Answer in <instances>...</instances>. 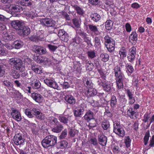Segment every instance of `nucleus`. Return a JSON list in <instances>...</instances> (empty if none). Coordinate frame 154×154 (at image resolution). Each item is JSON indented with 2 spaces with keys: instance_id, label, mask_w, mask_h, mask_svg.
I'll return each mask as SVG.
<instances>
[{
  "instance_id": "f257e3e1",
  "label": "nucleus",
  "mask_w": 154,
  "mask_h": 154,
  "mask_svg": "<svg viewBox=\"0 0 154 154\" xmlns=\"http://www.w3.org/2000/svg\"><path fill=\"white\" fill-rule=\"evenodd\" d=\"M115 76L117 85L119 88H121L123 85V82L125 76L121 71L120 67L116 66L114 69Z\"/></svg>"
},
{
  "instance_id": "f03ea898",
  "label": "nucleus",
  "mask_w": 154,
  "mask_h": 154,
  "mask_svg": "<svg viewBox=\"0 0 154 154\" xmlns=\"http://www.w3.org/2000/svg\"><path fill=\"white\" fill-rule=\"evenodd\" d=\"M57 137L54 136L50 135L46 137L42 142V146L45 148L53 146L56 144Z\"/></svg>"
},
{
  "instance_id": "7ed1b4c3",
  "label": "nucleus",
  "mask_w": 154,
  "mask_h": 154,
  "mask_svg": "<svg viewBox=\"0 0 154 154\" xmlns=\"http://www.w3.org/2000/svg\"><path fill=\"white\" fill-rule=\"evenodd\" d=\"M8 63L11 66H13V69L20 72L23 71V66L22 61L18 58H12L8 61Z\"/></svg>"
},
{
  "instance_id": "20e7f679",
  "label": "nucleus",
  "mask_w": 154,
  "mask_h": 154,
  "mask_svg": "<svg viewBox=\"0 0 154 154\" xmlns=\"http://www.w3.org/2000/svg\"><path fill=\"white\" fill-rule=\"evenodd\" d=\"M113 132L120 137H123L125 135V131L123 128L118 121L114 122Z\"/></svg>"
},
{
  "instance_id": "39448f33",
  "label": "nucleus",
  "mask_w": 154,
  "mask_h": 154,
  "mask_svg": "<svg viewBox=\"0 0 154 154\" xmlns=\"http://www.w3.org/2000/svg\"><path fill=\"white\" fill-rule=\"evenodd\" d=\"M32 50L36 54L40 55L45 54L47 52L45 48L41 46L36 45H35L32 47Z\"/></svg>"
},
{
  "instance_id": "423d86ee",
  "label": "nucleus",
  "mask_w": 154,
  "mask_h": 154,
  "mask_svg": "<svg viewBox=\"0 0 154 154\" xmlns=\"http://www.w3.org/2000/svg\"><path fill=\"white\" fill-rule=\"evenodd\" d=\"M23 136L20 133L16 134L13 139L14 143L17 145L23 144L25 142V139L23 137Z\"/></svg>"
},
{
  "instance_id": "0eeeda50",
  "label": "nucleus",
  "mask_w": 154,
  "mask_h": 154,
  "mask_svg": "<svg viewBox=\"0 0 154 154\" xmlns=\"http://www.w3.org/2000/svg\"><path fill=\"white\" fill-rule=\"evenodd\" d=\"M85 111V106L81 104L80 106L76 108L74 110V116L77 117H81Z\"/></svg>"
},
{
  "instance_id": "6e6552de",
  "label": "nucleus",
  "mask_w": 154,
  "mask_h": 154,
  "mask_svg": "<svg viewBox=\"0 0 154 154\" xmlns=\"http://www.w3.org/2000/svg\"><path fill=\"white\" fill-rule=\"evenodd\" d=\"M41 23L47 27H55V22L53 20L48 18H43L40 20Z\"/></svg>"
},
{
  "instance_id": "1a4fd4ad",
  "label": "nucleus",
  "mask_w": 154,
  "mask_h": 154,
  "mask_svg": "<svg viewBox=\"0 0 154 154\" xmlns=\"http://www.w3.org/2000/svg\"><path fill=\"white\" fill-rule=\"evenodd\" d=\"M29 40L35 43L39 42V41H44L45 40V38L43 35L41 34L39 35H33L29 38Z\"/></svg>"
},
{
  "instance_id": "9d476101",
  "label": "nucleus",
  "mask_w": 154,
  "mask_h": 154,
  "mask_svg": "<svg viewBox=\"0 0 154 154\" xmlns=\"http://www.w3.org/2000/svg\"><path fill=\"white\" fill-rule=\"evenodd\" d=\"M30 29L27 26H23L18 31L19 35L21 36H27L30 33Z\"/></svg>"
},
{
  "instance_id": "9b49d317",
  "label": "nucleus",
  "mask_w": 154,
  "mask_h": 154,
  "mask_svg": "<svg viewBox=\"0 0 154 154\" xmlns=\"http://www.w3.org/2000/svg\"><path fill=\"white\" fill-rule=\"evenodd\" d=\"M12 117L17 122L21 121L22 118L20 112L17 109H12L11 113Z\"/></svg>"
},
{
  "instance_id": "f8f14e48",
  "label": "nucleus",
  "mask_w": 154,
  "mask_h": 154,
  "mask_svg": "<svg viewBox=\"0 0 154 154\" xmlns=\"http://www.w3.org/2000/svg\"><path fill=\"white\" fill-rule=\"evenodd\" d=\"M44 82L47 85L54 89H58L59 88L57 83L52 80L46 79Z\"/></svg>"
},
{
  "instance_id": "ddd939ff",
  "label": "nucleus",
  "mask_w": 154,
  "mask_h": 154,
  "mask_svg": "<svg viewBox=\"0 0 154 154\" xmlns=\"http://www.w3.org/2000/svg\"><path fill=\"white\" fill-rule=\"evenodd\" d=\"M98 142L102 146H105L107 143V137L103 134L98 135Z\"/></svg>"
},
{
  "instance_id": "4468645a",
  "label": "nucleus",
  "mask_w": 154,
  "mask_h": 154,
  "mask_svg": "<svg viewBox=\"0 0 154 154\" xmlns=\"http://www.w3.org/2000/svg\"><path fill=\"white\" fill-rule=\"evenodd\" d=\"M32 114L35 116L36 117L39 119L43 120L45 119V116L40 111L35 108H33L32 110Z\"/></svg>"
},
{
  "instance_id": "2eb2a0df",
  "label": "nucleus",
  "mask_w": 154,
  "mask_h": 154,
  "mask_svg": "<svg viewBox=\"0 0 154 154\" xmlns=\"http://www.w3.org/2000/svg\"><path fill=\"white\" fill-rule=\"evenodd\" d=\"M31 69L36 73L40 74L43 72L41 66L36 65L35 63L31 66Z\"/></svg>"
},
{
  "instance_id": "dca6fc26",
  "label": "nucleus",
  "mask_w": 154,
  "mask_h": 154,
  "mask_svg": "<svg viewBox=\"0 0 154 154\" xmlns=\"http://www.w3.org/2000/svg\"><path fill=\"white\" fill-rule=\"evenodd\" d=\"M11 24L13 28L18 31L23 26L21 22L18 20L12 21Z\"/></svg>"
},
{
  "instance_id": "f3484780",
  "label": "nucleus",
  "mask_w": 154,
  "mask_h": 154,
  "mask_svg": "<svg viewBox=\"0 0 154 154\" xmlns=\"http://www.w3.org/2000/svg\"><path fill=\"white\" fill-rule=\"evenodd\" d=\"M32 98L36 102L40 103L42 102V96L40 94L35 93H33L31 94Z\"/></svg>"
},
{
  "instance_id": "a211bd4d",
  "label": "nucleus",
  "mask_w": 154,
  "mask_h": 154,
  "mask_svg": "<svg viewBox=\"0 0 154 154\" xmlns=\"http://www.w3.org/2000/svg\"><path fill=\"white\" fill-rule=\"evenodd\" d=\"M63 128V126L61 124H55L52 128V131L54 132L59 133L60 132Z\"/></svg>"
},
{
  "instance_id": "6ab92c4d",
  "label": "nucleus",
  "mask_w": 154,
  "mask_h": 154,
  "mask_svg": "<svg viewBox=\"0 0 154 154\" xmlns=\"http://www.w3.org/2000/svg\"><path fill=\"white\" fill-rule=\"evenodd\" d=\"M94 115L93 112L91 110H89L86 113L84 118L86 121L88 122L91 120L93 119Z\"/></svg>"
},
{
  "instance_id": "aec40b11",
  "label": "nucleus",
  "mask_w": 154,
  "mask_h": 154,
  "mask_svg": "<svg viewBox=\"0 0 154 154\" xmlns=\"http://www.w3.org/2000/svg\"><path fill=\"white\" fill-rule=\"evenodd\" d=\"M8 8L10 10H11L13 12H19L21 11L22 7L17 5H10Z\"/></svg>"
},
{
  "instance_id": "412c9836",
  "label": "nucleus",
  "mask_w": 154,
  "mask_h": 154,
  "mask_svg": "<svg viewBox=\"0 0 154 154\" xmlns=\"http://www.w3.org/2000/svg\"><path fill=\"white\" fill-rule=\"evenodd\" d=\"M64 98L65 100L70 104H74L75 103V98L72 95H66Z\"/></svg>"
},
{
  "instance_id": "4be33fe9",
  "label": "nucleus",
  "mask_w": 154,
  "mask_h": 154,
  "mask_svg": "<svg viewBox=\"0 0 154 154\" xmlns=\"http://www.w3.org/2000/svg\"><path fill=\"white\" fill-rule=\"evenodd\" d=\"M71 6L76 10V13L79 15H82L84 14L83 9L77 5H71Z\"/></svg>"
},
{
  "instance_id": "5701e85b",
  "label": "nucleus",
  "mask_w": 154,
  "mask_h": 154,
  "mask_svg": "<svg viewBox=\"0 0 154 154\" xmlns=\"http://www.w3.org/2000/svg\"><path fill=\"white\" fill-rule=\"evenodd\" d=\"M31 85L34 88L38 89L41 85L40 81L36 79H34L32 81Z\"/></svg>"
},
{
  "instance_id": "b1692460",
  "label": "nucleus",
  "mask_w": 154,
  "mask_h": 154,
  "mask_svg": "<svg viewBox=\"0 0 154 154\" xmlns=\"http://www.w3.org/2000/svg\"><path fill=\"white\" fill-rule=\"evenodd\" d=\"M105 40V45L106 46H107L109 44H113L115 43V41L111 37L108 35H106L104 37Z\"/></svg>"
},
{
  "instance_id": "393cba45",
  "label": "nucleus",
  "mask_w": 154,
  "mask_h": 154,
  "mask_svg": "<svg viewBox=\"0 0 154 154\" xmlns=\"http://www.w3.org/2000/svg\"><path fill=\"white\" fill-rule=\"evenodd\" d=\"M13 44L14 45V48L16 49H19L23 45V42L20 40H17L15 41Z\"/></svg>"
},
{
  "instance_id": "a878e982",
  "label": "nucleus",
  "mask_w": 154,
  "mask_h": 154,
  "mask_svg": "<svg viewBox=\"0 0 154 154\" xmlns=\"http://www.w3.org/2000/svg\"><path fill=\"white\" fill-rule=\"evenodd\" d=\"M104 82V81L101 82L100 83V85L102 86L104 90L107 92L109 91L111 89L110 85Z\"/></svg>"
},
{
  "instance_id": "bb28decb",
  "label": "nucleus",
  "mask_w": 154,
  "mask_h": 154,
  "mask_svg": "<svg viewBox=\"0 0 154 154\" xmlns=\"http://www.w3.org/2000/svg\"><path fill=\"white\" fill-rule=\"evenodd\" d=\"M86 93L88 96L91 97L96 94L97 91L95 89L90 88L87 91Z\"/></svg>"
},
{
  "instance_id": "cd10ccee",
  "label": "nucleus",
  "mask_w": 154,
  "mask_h": 154,
  "mask_svg": "<svg viewBox=\"0 0 154 154\" xmlns=\"http://www.w3.org/2000/svg\"><path fill=\"white\" fill-rule=\"evenodd\" d=\"M87 26L88 27L90 31L94 33L96 35H98V34L96 32L98 31V29L96 26L93 24H88Z\"/></svg>"
},
{
  "instance_id": "c85d7f7f",
  "label": "nucleus",
  "mask_w": 154,
  "mask_h": 154,
  "mask_svg": "<svg viewBox=\"0 0 154 154\" xmlns=\"http://www.w3.org/2000/svg\"><path fill=\"white\" fill-rule=\"evenodd\" d=\"M90 17L92 20L95 22L99 21L101 18L100 15L97 13L91 14L90 15Z\"/></svg>"
},
{
  "instance_id": "c756f323",
  "label": "nucleus",
  "mask_w": 154,
  "mask_h": 154,
  "mask_svg": "<svg viewBox=\"0 0 154 154\" xmlns=\"http://www.w3.org/2000/svg\"><path fill=\"white\" fill-rule=\"evenodd\" d=\"M20 3L21 5L25 6H30L32 4L31 0H21Z\"/></svg>"
},
{
  "instance_id": "7c9ffc66",
  "label": "nucleus",
  "mask_w": 154,
  "mask_h": 154,
  "mask_svg": "<svg viewBox=\"0 0 154 154\" xmlns=\"http://www.w3.org/2000/svg\"><path fill=\"white\" fill-rule=\"evenodd\" d=\"M15 69H12L11 72V75L13 78L15 79L19 78L20 76V74L17 72Z\"/></svg>"
},
{
  "instance_id": "2f4dec72",
  "label": "nucleus",
  "mask_w": 154,
  "mask_h": 154,
  "mask_svg": "<svg viewBox=\"0 0 154 154\" xmlns=\"http://www.w3.org/2000/svg\"><path fill=\"white\" fill-rule=\"evenodd\" d=\"M2 36L3 38L5 40H12L13 38L11 34H9L6 32L3 33Z\"/></svg>"
},
{
  "instance_id": "473e14b6",
  "label": "nucleus",
  "mask_w": 154,
  "mask_h": 154,
  "mask_svg": "<svg viewBox=\"0 0 154 154\" xmlns=\"http://www.w3.org/2000/svg\"><path fill=\"white\" fill-rule=\"evenodd\" d=\"M119 54L121 58L122 59H123L124 57H126L127 56V51L125 49L124 47L122 48L119 51Z\"/></svg>"
},
{
  "instance_id": "72a5a7b5",
  "label": "nucleus",
  "mask_w": 154,
  "mask_h": 154,
  "mask_svg": "<svg viewBox=\"0 0 154 154\" xmlns=\"http://www.w3.org/2000/svg\"><path fill=\"white\" fill-rule=\"evenodd\" d=\"M97 120L93 118L89 123L88 126L89 129H91L97 126Z\"/></svg>"
},
{
  "instance_id": "f704fd0d",
  "label": "nucleus",
  "mask_w": 154,
  "mask_h": 154,
  "mask_svg": "<svg viewBox=\"0 0 154 154\" xmlns=\"http://www.w3.org/2000/svg\"><path fill=\"white\" fill-rule=\"evenodd\" d=\"M41 58L40 63H44L45 64H49L51 63V61L45 56H41Z\"/></svg>"
},
{
  "instance_id": "c9c22d12",
  "label": "nucleus",
  "mask_w": 154,
  "mask_h": 154,
  "mask_svg": "<svg viewBox=\"0 0 154 154\" xmlns=\"http://www.w3.org/2000/svg\"><path fill=\"white\" fill-rule=\"evenodd\" d=\"M101 60L104 62H106L109 60V55L108 54L106 53L101 54L100 56Z\"/></svg>"
},
{
  "instance_id": "e433bc0d",
  "label": "nucleus",
  "mask_w": 154,
  "mask_h": 154,
  "mask_svg": "<svg viewBox=\"0 0 154 154\" xmlns=\"http://www.w3.org/2000/svg\"><path fill=\"white\" fill-rule=\"evenodd\" d=\"M136 112L132 107H130L127 111L128 116L131 118H133L134 115L136 113Z\"/></svg>"
},
{
  "instance_id": "4c0bfd02",
  "label": "nucleus",
  "mask_w": 154,
  "mask_h": 154,
  "mask_svg": "<svg viewBox=\"0 0 154 154\" xmlns=\"http://www.w3.org/2000/svg\"><path fill=\"white\" fill-rule=\"evenodd\" d=\"M88 57L91 59H93L96 57V53L94 50H91L87 52Z\"/></svg>"
},
{
  "instance_id": "58836bf2",
  "label": "nucleus",
  "mask_w": 154,
  "mask_h": 154,
  "mask_svg": "<svg viewBox=\"0 0 154 154\" xmlns=\"http://www.w3.org/2000/svg\"><path fill=\"white\" fill-rule=\"evenodd\" d=\"M112 21L109 20H107L105 23V28L107 30H110L112 28Z\"/></svg>"
},
{
  "instance_id": "ea45409f",
  "label": "nucleus",
  "mask_w": 154,
  "mask_h": 154,
  "mask_svg": "<svg viewBox=\"0 0 154 154\" xmlns=\"http://www.w3.org/2000/svg\"><path fill=\"white\" fill-rule=\"evenodd\" d=\"M58 119L61 122L64 124H67L69 121L68 118L63 116H59Z\"/></svg>"
},
{
  "instance_id": "a19ab883",
  "label": "nucleus",
  "mask_w": 154,
  "mask_h": 154,
  "mask_svg": "<svg viewBox=\"0 0 154 154\" xmlns=\"http://www.w3.org/2000/svg\"><path fill=\"white\" fill-rule=\"evenodd\" d=\"M21 76L28 79L31 78L32 76V74L30 72L28 73L27 71L23 72L22 71Z\"/></svg>"
},
{
  "instance_id": "79ce46f5",
  "label": "nucleus",
  "mask_w": 154,
  "mask_h": 154,
  "mask_svg": "<svg viewBox=\"0 0 154 154\" xmlns=\"http://www.w3.org/2000/svg\"><path fill=\"white\" fill-rule=\"evenodd\" d=\"M101 125L102 128L104 130H107L109 128L110 126L109 123L107 122L103 121Z\"/></svg>"
},
{
  "instance_id": "37998d69",
  "label": "nucleus",
  "mask_w": 154,
  "mask_h": 154,
  "mask_svg": "<svg viewBox=\"0 0 154 154\" xmlns=\"http://www.w3.org/2000/svg\"><path fill=\"white\" fill-rule=\"evenodd\" d=\"M137 34L135 32H132L129 36V40L137 41Z\"/></svg>"
},
{
  "instance_id": "c03bdc74",
  "label": "nucleus",
  "mask_w": 154,
  "mask_h": 154,
  "mask_svg": "<svg viewBox=\"0 0 154 154\" xmlns=\"http://www.w3.org/2000/svg\"><path fill=\"white\" fill-rule=\"evenodd\" d=\"M117 103V99L116 97L112 96L111 100L110 105L111 107H113L116 106Z\"/></svg>"
},
{
  "instance_id": "a18cd8bd",
  "label": "nucleus",
  "mask_w": 154,
  "mask_h": 154,
  "mask_svg": "<svg viewBox=\"0 0 154 154\" xmlns=\"http://www.w3.org/2000/svg\"><path fill=\"white\" fill-rule=\"evenodd\" d=\"M67 135V130L66 129H65L63 131L60 135L59 136L60 139H65Z\"/></svg>"
},
{
  "instance_id": "49530a36",
  "label": "nucleus",
  "mask_w": 154,
  "mask_h": 154,
  "mask_svg": "<svg viewBox=\"0 0 154 154\" xmlns=\"http://www.w3.org/2000/svg\"><path fill=\"white\" fill-rule=\"evenodd\" d=\"M125 67L126 69V71L127 72H128L131 74L134 72V69L131 65L127 64L125 66Z\"/></svg>"
},
{
  "instance_id": "de8ad7c7",
  "label": "nucleus",
  "mask_w": 154,
  "mask_h": 154,
  "mask_svg": "<svg viewBox=\"0 0 154 154\" xmlns=\"http://www.w3.org/2000/svg\"><path fill=\"white\" fill-rule=\"evenodd\" d=\"M3 84L4 86H6L8 88H12L14 85L13 84L8 80H5L3 81Z\"/></svg>"
},
{
  "instance_id": "09e8293b",
  "label": "nucleus",
  "mask_w": 154,
  "mask_h": 154,
  "mask_svg": "<svg viewBox=\"0 0 154 154\" xmlns=\"http://www.w3.org/2000/svg\"><path fill=\"white\" fill-rule=\"evenodd\" d=\"M149 135V131H148L145 133V135L144 138V145H146L147 143Z\"/></svg>"
},
{
  "instance_id": "8fccbe9b",
  "label": "nucleus",
  "mask_w": 154,
  "mask_h": 154,
  "mask_svg": "<svg viewBox=\"0 0 154 154\" xmlns=\"http://www.w3.org/2000/svg\"><path fill=\"white\" fill-rule=\"evenodd\" d=\"M32 61L33 60H32L28 57L26 58L24 60V63L26 65H31V66L32 65L33 63H34L32 62Z\"/></svg>"
},
{
  "instance_id": "3c124183",
  "label": "nucleus",
  "mask_w": 154,
  "mask_h": 154,
  "mask_svg": "<svg viewBox=\"0 0 154 154\" xmlns=\"http://www.w3.org/2000/svg\"><path fill=\"white\" fill-rule=\"evenodd\" d=\"M60 39L65 42H67L69 40V36L66 32L64 34L60 37Z\"/></svg>"
},
{
  "instance_id": "603ef678",
  "label": "nucleus",
  "mask_w": 154,
  "mask_h": 154,
  "mask_svg": "<svg viewBox=\"0 0 154 154\" xmlns=\"http://www.w3.org/2000/svg\"><path fill=\"white\" fill-rule=\"evenodd\" d=\"M115 43L113 44H109L108 45H107V46H106L108 50L110 52H111L114 51L115 49Z\"/></svg>"
},
{
  "instance_id": "864d4df0",
  "label": "nucleus",
  "mask_w": 154,
  "mask_h": 154,
  "mask_svg": "<svg viewBox=\"0 0 154 154\" xmlns=\"http://www.w3.org/2000/svg\"><path fill=\"white\" fill-rule=\"evenodd\" d=\"M31 111H32L31 110ZM24 113L29 118H32L33 117V114L31 113V111L29 109H27L25 110Z\"/></svg>"
},
{
  "instance_id": "5fc2aeb1",
  "label": "nucleus",
  "mask_w": 154,
  "mask_h": 154,
  "mask_svg": "<svg viewBox=\"0 0 154 154\" xmlns=\"http://www.w3.org/2000/svg\"><path fill=\"white\" fill-rule=\"evenodd\" d=\"M125 143L127 148L129 147L131 144V140L129 136L125 137Z\"/></svg>"
},
{
  "instance_id": "6e6d98bb",
  "label": "nucleus",
  "mask_w": 154,
  "mask_h": 154,
  "mask_svg": "<svg viewBox=\"0 0 154 154\" xmlns=\"http://www.w3.org/2000/svg\"><path fill=\"white\" fill-rule=\"evenodd\" d=\"M135 54L129 53L128 56V59L129 61L132 63V62L133 61L135 57Z\"/></svg>"
},
{
  "instance_id": "4d7b16f0",
  "label": "nucleus",
  "mask_w": 154,
  "mask_h": 154,
  "mask_svg": "<svg viewBox=\"0 0 154 154\" xmlns=\"http://www.w3.org/2000/svg\"><path fill=\"white\" fill-rule=\"evenodd\" d=\"M37 54L34 55L33 56V59L37 63H40L41 56L38 55Z\"/></svg>"
},
{
  "instance_id": "13d9d810",
  "label": "nucleus",
  "mask_w": 154,
  "mask_h": 154,
  "mask_svg": "<svg viewBox=\"0 0 154 154\" xmlns=\"http://www.w3.org/2000/svg\"><path fill=\"white\" fill-rule=\"evenodd\" d=\"M5 67L2 65H0V77H2L5 74Z\"/></svg>"
},
{
  "instance_id": "bf43d9fd",
  "label": "nucleus",
  "mask_w": 154,
  "mask_h": 154,
  "mask_svg": "<svg viewBox=\"0 0 154 154\" xmlns=\"http://www.w3.org/2000/svg\"><path fill=\"white\" fill-rule=\"evenodd\" d=\"M72 21L75 27L77 28H79L80 27V24L78 20L76 18H74L73 19Z\"/></svg>"
},
{
  "instance_id": "052dcab7",
  "label": "nucleus",
  "mask_w": 154,
  "mask_h": 154,
  "mask_svg": "<svg viewBox=\"0 0 154 154\" xmlns=\"http://www.w3.org/2000/svg\"><path fill=\"white\" fill-rule=\"evenodd\" d=\"M26 16L29 17L32 19L35 17V13L34 12L29 10L28 13L26 14Z\"/></svg>"
},
{
  "instance_id": "680f3d73",
  "label": "nucleus",
  "mask_w": 154,
  "mask_h": 154,
  "mask_svg": "<svg viewBox=\"0 0 154 154\" xmlns=\"http://www.w3.org/2000/svg\"><path fill=\"white\" fill-rule=\"evenodd\" d=\"M94 41L95 42V46L97 47L100 45V38L98 37H95L94 38Z\"/></svg>"
},
{
  "instance_id": "e2e57ef3",
  "label": "nucleus",
  "mask_w": 154,
  "mask_h": 154,
  "mask_svg": "<svg viewBox=\"0 0 154 154\" xmlns=\"http://www.w3.org/2000/svg\"><path fill=\"white\" fill-rule=\"evenodd\" d=\"M47 46L50 50L52 52L54 51L57 48V46L50 44L48 45Z\"/></svg>"
},
{
  "instance_id": "0e129e2a",
  "label": "nucleus",
  "mask_w": 154,
  "mask_h": 154,
  "mask_svg": "<svg viewBox=\"0 0 154 154\" xmlns=\"http://www.w3.org/2000/svg\"><path fill=\"white\" fill-rule=\"evenodd\" d=\"M68 143L65 140H63L61 142L60 146L63 148H66L67 147Z\"/></svg>"
},
{
  "instance_id": "69168bd1",
  "label": "nucleus",
  "mask_w": 154,
  "mask_h": 154,
  "mask_svg": "<svg viewBox=\"0 0 154 154\" xmlns=\"http://www.w3.org/2000/svg\"><path fill=\"white\" fill-rule=\"evenodd\" d=\"M7 54V51L2 47H0V54L2 55H5Z\"/></svg>"
},
{
  "instance_id": "338daca9",
  "label": "nucleus",
  "mask_w": 154,
  "mask_h": 154,
  "mask_svg": "<svg viewBox=\"0 0 154 154\" xmlns=\"http://www.w3.org/2000/svg\"><path fill=\"white\" fill-rule=\"evenodd\" d=\"M14 94L16 97L19 99H21L23 97V95L18 91L16 90Z\"/></svg>"
},
{
  "instance_id": "774afa93",
  "label": "nucleus",
  "mask_w": 154,
  "mask_h": 154,
  "mask_svg": "<svg viewBox=\"0 0 154 154\" xmlns=\"http://www.w3.org/2000/svg\"><path fill=\"white\" fill-rule=\"evenodd\" d=\"M127 94L129 97V99H132L133 97V94L128 89H127L126 90Z\"/></svg>"
}]
</instances>
